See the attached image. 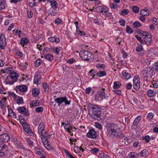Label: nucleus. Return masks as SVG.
Masks as SVG:
<instances>
[{
  "mask_svg": "<svg viewBox=\"0 0 158 158\" xmlns=\"http://www.w3.org/2000/svg\"><path fill=\"white\" fill-rule=\"evenodd\" d=\"M106 127L108 134L112 137H119L121 134L120 129L118 126L113 123H109L106 124Z\"/></svg>",
  "mask_w": 158,
  "mask_h": 158,
  "instance_id": "nucleus-1",
  "label": "nucleus"
},
{
  "mask_svg": "<svg viewBox=\"0 0 158 158\" xmlns=\"http://www.w3.org/2000/svg\"><path fill=\"white\" fill-rule=\"evenodd\" d=\"M89 112L92 118L98 120L101 119L102 112L101 109L98 106L92 105L90 106Z\"/></svg>",
  "mask_w": 158,
  "mask_h": 158,
  "instance_id": "nucleus-2",
  "label": "nucleus"
},
{
  "mask_svg": "<svg viewBox=\"0 0 158 158\" xmlns=\"http://www.w3.org/2000/svg\"><path fill=\"white\" fill-rule=\"evenodd\" d=\"M79 54L81 58L84 60L91 61L94 58L93 55L88 51H81Z\"/></svg>",
  "mask_w": 158,
  "mask_h": 158,
  "instance_id": "nucleus-3",
  "label": "nucleus"
},
{
  "mask_svg": "<svg viewBox=\"0 0 158 158\" xmlns=\"http://www.w3.org/2000/svg\"><path fill=\"white\" fill-rule=\"evenodd\" d=\"M55 102L58 104V105L60 106V104L64 102L65 105H68L70 104V100H69L65 97L57 98L55 99Z\"/></svg>",
  "mask_w": 158,
  "mask_h": 158,
  "instance_id": "nucleus-4",
  "label": "nucleus"
},
{
  "mask_svg": "<svg viewBox=\"0 0 158 158\" xmlns=\"http://www.w3.org/2000/svg\"><path fill=\"white\" fill-rule=\"evenodd\" d=\"M10 78L13 80L11 81H6V83L7 84L12 85L14 82L17 81L18 76L16 73L13 71L10 73Z\"/></svg>",
  "mask_w": 158,
  "mask_h": 158,
  "instance_id": "nucleus-5",
  "label": "nucleus"
},
{
  "mask_svg": "<svg viewBox=\"0 0 158 158\" xmlns=\"http://www.w3.org/2000/svg\"><path fill=\"white\" fill-rule=\"evenodd\" d=\"M22 126L24 130L29 135L31 136L33 135V133L32 130L30 129V125L26 122L22 123Z\"/></svg>",
  "mask_w": 158,
  "mask_h": 158,
  "instance_id": "nucleus-6",
  "label": "nucleus"
},
{
  "mask_svg": "<svg viewBox=\"0 0 158 158\" xmlns=\"http://www.w3.org/2000/svg\"><path fill=\"white\" fill-rule=\"evenodd\" d=\"M139 78L138 76H135L133 80L134 89L136 90L139 89L140 87Z\"/></svg>",
  "mask_w": 158,
  "mask_h": 158,
  "instance_id": "nucleus-7",
  "label": "nucleus"
},
{
  "mask_svg": "<svg viewBox=\"0 0 158 158\" xmlns=\"http://www.w3.org/2000/svg\"><path fill=\"white\" fill-rule=\"evenodd\" d=\"M152 70L150 67H147L143 71L142 74L149 76L151 78L152 76Z\"/></svg>",
  "mask_w": 158,
  "mask_h": 158,
  "instance_id": "nucleus-8",
  "label": "nucleus"
},
{
  "mask_svg": "<svg viewBox=\"0 0 158 158\" xmlns=\"http://www.w3.org/2000/svg\"><path fill=\"white\" fill-rule=\"evenodd\" d=\"M39 133L40 135L41 139L42 140H44L45 141L48 139V138L49 137V135L47 134L44 129L41 130L39 132Z\"/></svg>",
  "mask_w": 158,
  "mask_h": 158,
  "instance_id": "nucleus-9",
  "label": "nucleus"
},
{
  "mask_svg": "<svg viewBox=\"0 0 158 158\" xmlns=\"http://www.w3.org/2000/svg\"><path fill=\"white\" fill-rule=\"evenodd\" d=\"M96 9L97 10H98L99 11L102 12V14L105 15H106L107 13L111 14L110 13L108 12V10L106 6H99L97 7Z\"/></svg>",
  "mask_w": 158,
  "mask_h": 158,
  "instance_id": "nucleus-10",
  "label": "nucleus"
},
{
  "mask_svg": "<svg viewBox=\"0 0 158 158\" xmlns=\"http://www.w3.org/2000/svg\"><path fill=\"white\" fill-rule=\"evenodd\" d=\"M86 135L88 137L93 139H96L97 137L96 132L94 129H92L89 130Z\"/></svg>",
  "mask_w": 158,
  "mask_h": 158,
  "instance_id": "nucleus-11",
  "label": "nucleus"
},
{
  "mask_svg": "<svg viewBox=\"0 0 158 158\" xmlns=\"http://www.w3.org/2000/svg\"><path fill=\"white\" fill-rule=\"evenodd\" d=\"M19 112L26 116H28L29 113L26 111V108L25 106L20 107L17 109Z\"/></svg>",
  "mask_w": 158,
  "mask_h": 158,
  "instance_id": "nucleus-12",
  "label": "nucleus"
},
{
  "mask_svg": "<svg viewBox=\"0 0 158 158\" xmlns=\"http://www.w3.org/2000/svg\"><path fill=\"white\" fill-rule=\"evenodd\" d=\"M9 139V136L6 134H4L0 135V140L3 142H7Z\"/></svg>",
  "mask_w": 158,
  "mask_h": 158,
  "instance_id": "nucleus-13",
  "label": "nucleus"
},
{
  "mask_svg": "<svg viewBox=\"0 0 158 158\" xmlns=\"http://www.w3.org/2000/svg\"><path fill=\"white\" fill-rule=\"evenodd\" d=\"M144 33L145 34V36L144 38L145 42L147 45H151L152 43L151 36L148 37L149 36V34L146 32H144Z\"/></svg>",
  "mask_w": 158,
  "mask_h": 158,
  "instance_id": "nucleus-14",
  "label": "nucleus"
},
{
  "mask_svg": "<svg viewBox=\"0 0 158 158\" xmlns=\"http://www.w3.org/2000/svg\"><path fill=\"white\" fill-rule=\"evenodd\" d=\"M105 89L103 88L100 91H99L98 94L100 97L102 99H107L108 97L106 95L104 92Z\"/></svg>",
  "mask_w": 158,
  "mask_h": 158,
  "instance_id": "nucleus-15",
  "label": "nucleus"
},
{
  "mask_svg": "<svg viewBox=\"0 0 158 158\" xmlns=\"http://www.w3.org/2000/svg\"><path fill=\"white\" fill-rule=\"evenodd\" d=\"M16 88L20 91L22 92H26L27 91V88L26 85H23L17 86Z\"/></svg>",
  "mask_w": 158,
  "mask_h": 158,
  "instance_id": "nucleus-16",
  "label": "nucleus"
},
{
  "mask_svg": "<svg viewBox=\"0 0 158 158\" xmlns=\"http://www.w3.org/2000/svg\"><path fill=\"white\" fill-rule=\"evenodd\" d=\"M48 40L49 42H55L56 43H58L60 42L59 39L55 36L52 37L48 38Z\"/></svg>",
  "mask_w": 158,
  "mask_h": 158,
  "instance_id": "nucleus-17",
  "label": "nucleus"
},
{
  "mask_svg": "<svg viewBox=\"0 0 158 158\" xmlns=\"http://www.w3.org/2000/svg\"><path fill=\"white\" fill-rule=\"evenodd\" d=\"M149 153L148 151L146 149L143 150L140 153V155L143 157H146L148 156Z\"/></svg>",
  "mask_w": 158,
  "mask_h": 158,
  "instance_id": "nucleus-18",
  "label": "nucleus"
},
{
  "mask_svg": "<svg viewBox=\"0 0 158 158\" xmlns=\"http://www.w3.org/2000/svg\"><path fill=\"white\" fill-rule=\"evenodd\" d=\"M1 37H0V44L6 45V42L4 35L2 34L1 35Z\"/></svg>",
  "mask_w": 158,
  "mask_h": 158,
  "instance_id": "nucleus-19",
  "label": "nucleus"
},
{
  "mask_svg": "<svg viewBox=\"0 0 158 158\" xmlns=\"http://www.w3.org/2000/svg\"><path fill=\"white\" fill-rule=\"evenodd\" d=\"M122 73L123 76L127 80L130 79L131 77V75L127 73L126 70L123 71Z\"/></svg>",
  "mask_w": 158,
  "mask_h": 158,
  "instance_id": "nucleus-20",
  "label": "nucleus"
},
{
  "mask_svg": "<svg viewBox=\"0 0 158 158\" xmlns=\"http://www.w3.org/2000/svg\"><path fill=\"white\" fill-rule=\"evenodd\" d=\"M39 93V89H38L34 88L32 90V94L35 97H37Z\"/></svg>",
  "mask_w": 158,
  "mask_h": 158,
  "instance_id": "nucleus-21",
  "label": "nucleus"
},
{
  "mask_svg": "<svg viewBox=\"0 0 158 158\" xmlns=\"http://www.w3.org/2000/svg\"><path fill=\"white\" fill-rule=\"evenodd\" d=\"M148 10L146 8L142 10H140V14L143 16H148L149 14L148 12H147Z\"/></svg>",
  "mask_w": 158,
  "mask_h": 158,
  "instance_id": "nucleus-22",
  "label": "nucleus"
},
{
  "mask_svg": "<svg viewBox=\"0 0 158 158\" xmlns=\"http://www.w3.org/2000/svg\"><path fill=\"white\" fill-rule=\"evenodd\" d=\"M147 95L150 97H153L155 96L156 93L152 90L151 89L149 90L147 92Z\"/></svg>",
  "mask_w": 158,
  "mask_h": 158,
  "instance_id": "nucleus-23",
  "label": "nucleus"
},
{
  "mask_svg": "<svg viewBox=\"0 0 158 158\" xmlns=\"http://www.w3.org/2000/svg\"><path fill=\"white\" fill-rule=\"evenodd\" d=\"M41 78L40 76L38 75H36L34 79V83L36 84H38L39 81Z\"/></svg>",
  "mask_w": 158,
  "mask_h": 158,
  "instance_id": "nucleus-24",
  "label": "nucleus"
},
{
  "mask_svg": "<svg viewBox=\"0 0 158 158\" xmlns=\"http://www.w3.org/2000/svg\"><path fill=\"white\" fill-rule=\"evenodd\" d=\"M51 6L54 8V9H56L58 7L57 3L54 0H52L51 2Z\"/></svg>",
  "mask_w": 158,
  "mask_h": 158,
  "instance_id": "nucleus-25",
  "label": "nucleus"
},
{
  "mask_svg": "<svg viewBox=\"0 0 158 158\" xmlns=\"http://www.w3.org/2000/svg\"><path fill=\"white\" fill-rule=\"evenodd\" d=\"M8 113L9 114L10 116H12L14 118H16V115L15 114V113H14L12 110L10 109L9 108V106H8Z\"/></svg>",
  "mask_w": 158,
  "mask_h": 158,
  "instance_id": "nucleus-26",
  "label": "nucleus"
},
{
  "mask_svg": "<svg viewBox=\"0 0 158 158\" xmlns=\"http://www.w3.org/2000/svg\"><path fill=\"white\" fill-rule=\"evenodd\" d=\"M28 42V39L26 38H24L21 39L20 44L23 45L27 44Z\"/></svg>",
  "mask_w": 158,
  "mask_h": 158,
  "instance_id": "nucleus-27",
  "label": "nucleus"
},
{
  "mask_svg": "<svg viewBox=\"0 0 158 158\" xmlns=\"http://www.w3.org/2000/svg\"><path fill=\"white\" fill-rule=\"evenodd\" d=\"M141 120L140 116L137 117L135 119L133 123V126H136Z\"/></svg>",
  "mask_w": 158,
  "mask_h": 158,
  "instance_id": "nucleus-28",
  "label": "nucleus"
},
{
  "mask_svg": "<svg viewBox=\"0 0 158 158\" xmlns=\"http://www.w3.org/2000/svg\"><path fill=\"white\" fill-rule=\"evenodd\" d=\"M114 85L113 86V89H118L120 87L121 85V84L118 81L114 82Z\"/></svg>",
  "mask_w": 158,
  "mask_h": 158,
  "instance_id": "nucleus-29",
  "label": "nucleus"
},
{
  "mask_svg": "<svg viewBox=\"0 0 158 158\" xmlns=\"http://www.w3.org/2000/svg\"><path fill=\"white\" fill-rule=\"evenodd\" d=\"M44 57L46 59L49 61H51L53 59V56L50 54L45 55Z\"/></svg>",
  "mask_w": 158,
  "mask_h": 158,
  "instance_id": "nucleus-30",
  "label": "nucleus"
},
{
  "mask_svg": "<svg viewBox=\"0 0 158 158\" xmlns=\"http://www.w3.org/2000/svg\"><path fill=\"white\" fill-rule=\"evenodd\" d=\"M96 74L100 77L105 76L106 74V73L105 71H99Z\"/></svg>",
  "mask_w": 158,
  "mask_h": 158,
  "instance_id": "nucleus-31",
  "label": "nucleus"
},
{
  "mask_svg": "<svg viewBox=\"0 0 158 158\" xmlns=\"http://www.w3.org/2000/svg\"><path fill=\"white\" fill-rule=\"evenodd\" d=\"M40 103L39 101L38 100H36L35 102H34V101H33L31 104H30V106L31 107H34L35 106L37 105H38Z\"/></svg>",
  "mask_w": 158,
  "mask_h": 158,
  "instance_id": "nucleus-32",
  "label": "nucleus"
},
{
  "mask_svg": "<svg viewBox=\"0 0 158 158\" xmlns=\"http://www.w3.org/2000/svg\"><path fill=\"white\" fill-rule=\"evenodd\" d=\"M44 128L45 127L44 123L42 122L40 123L38 127V132H39V131H40V130H41Z\"/></svg>",
  "mask_w": 158,
  "mask_h": 158,
  "instance_id": "nucleus-33",
  "label": "nucleus"
},
{
  "mask_svg": "<svg viewBox=\"0 0 158 158\" xmlns=\"http://www.w3.org/2000/svg\"><path fill=\"white\" fill-rule=\"evenodd\" d=\"M23 99L22 97H19L17 98L16 100V103L17 104H22L23 103Z\"/></svg>",
  "mask_w": 158,
  "mask_h": 158,
  "instance_id": "nucleus-34",
  "label": "nucleus"
},
{
  "mask_svg": "<svg viewBox=\"0 0 158 158\" xmlns=\"http://www.w3.org/2000/svg\"><path fill=\"white\" fill-rule=\"evenodd\" d=\"M42 63V60L40 59H39L37 60L36 61L35 66L36 67H38L40 65L41 63Z\"/></svg>",
  "mask_w": 158,
  "mask_h": 158,
  "instance_id": "nucleus-35",
  "label": "nucleus"
},
{
  "mask_svg": "<svg viewBox=\"0 0 158 158\" xmlns=\"http://www.w3.org/2000/svg\"><path fill=\"white\" fill-rule=\"evenodd\" d=\"M43 88L44 89V92L46 93H47L49 90L48 86L46 83L43 84Z\"/></svg>",
  "mask_w": 158,
  "mask_h": 158,
  "instance_id": "nucleus-36",
  "label": "nucleus"
},
{
  "mask_svg": "<svg viewBox=\"0 0 158 158\" xmlns=\"http://www.w3.org/2000/svg\"><path fill=\"white\" fill-rule=\"evenodd\" d=\"M6 3L5 0H0V6L1 7V8H3L4 9L5 8Z\"/></svg>",
  "mask_w": 158,
  "mask_h": 158,
  "instance_id": "nucleus-37",
  "label": "nucleus"
},
{
  "mask_svg": "<svg viewBox=\"0 0 158 158\" xmlns=\"http://www.w3.org/2000/svg\"><path fill=\"white\" fill-rule=\"evenodd\" d=\"M126 31L128 34H131L132 33L133 31V30L129 26H127L126 27Z\"/></svg>",
  "mask_w": 158,
  "mask_h": 158,
  "instance_id": "nucleus-38",
  "label": "nucleus"
},
{
  "mask_svg": "<svg viewBox=\"0 0 158 158\" xmlns=\"http://www.w3.org/2000/svg\"><path fill=\"white\" fill-rule=\"evenodd\" d=\"M99 156L101 158H109V156L104 153H100Z\"/></svg>",
  "mask_w": 158,
  "mask_h": 158,
  "instance_id": "nucleus-39",
  "label": "nucleus"
},
{
  "mask_svg": "<svg viewBox=\"0 0 158 158\" xmlns=\"http://www.w3.org/2000/svg\"><path fill=\"white\" fill-rule=\"evenodd\" d=\"M129 12V10L126 9L123 10L121 11L120 14L122 15H127Z\"/></svg>",
  "mask_w": 158,
  "mask_h": 158,
  "instance_id": "nucleus-40",
  "label": "nucleus"
},
{
  "mask_svg": "<svg viewBox=\"0 0 158 158\" xmlns=\"http://www.w3.org/2000/svg\"><path fill=\"white\" fill-rule=\"evenodd\" d=\"M133 25L135 27H140L142 26L140 23L138 21L135 22L133 23Z\"/></svg>",
  "mask_w": 158,
  "mask_h": 158,
  "instance_id": "nucleus-41",
  "label": "nucleus"
},
{
  "mask_svg": "<svg viewBox=\"0 0 158 158\" xmlns=\"http://www.w3.org/2000/svg\"><path fill=\"white\" fill-rule=\"evenodd\" d=\"M133 12L135 13H137L139 10V8L136 6H133L132 8Z\"/></svg>",
  "mask_w": 158,
  "mask_h": 158,
  "instance_id": "nucleus-42",
  "label": "nucleus"
},
{
  "mask_svg": "<svg viewBox=\"0 0 158 158\" xmlns=\"http://www.w3.org/2000/svg\"><path fill=\"white\" fill-rule=\"evenodd\" d=\"M76 33L77 34L80 35L81 36H84L85 35V33L83 31H78V29L76 30Z\"/></svg>",
  "mask_w": 158,
  "mask_h": 158,
  "instance_id": "nucleus-43",
  "label": "nucleus"
},
{
  "mask_svg": "<svg viewBox=\"0 0 158 158\" xmlns=\"http://www.w3.org/2000/svg\"><path fill=\"white\" fill-rule=\"evenodd\" d=\"M143 49V47L140 45H138L136 48V51L137 52H141Z\"/></svg>",
  "mask_w": 158,
  "mask_h": 158,
  "instance_id": "nucleus-44",
  "label": "nucleus"
},
{
  "mask_svg": "<svg viewBox=\"0 0 158 158\" xmlns=\"http://www.w3.org/2000/svg\"><path fill=\"white\" fill-rule=\"evenodd\" d=\"M131 154L129 156V158H138V155L135 154V153H131Z\"/></svg>",
  "mask_w": 158,
  "mask_h": 158,
  "instance_id": "nucleus-45",
  "label": "nucleus"
},
{
  "mask_svg": "<svg viewBox=\"0 0 158 158\" xmlns=\"http://www.w3.org/2000/svg\"><path fill=\"white\" fill-rule=\"evenodd\" d=\"M114 92L118 95H121L122 94L121 91L117 89H114L113 90Z\"/></svg>",
  "mask_w": 158,
  "mask_h": 158,
  "instance_id": "nucleus-46",
  "label": "nucleus"
},
{
  "mask_svg": "<svg viewBox=\"0 0 158 158\" xmlns=\"http://www.w3.org/2000/svg\"><path fill=\"white\" fill-rule=\"evenodd\" d=\"M26 141L28 143V144L29 146H30L31 147L33 146V142L29 138H26Z\"/></svg>",
  "mask_w": 158,
  "mask_h": 158,
  "instance_id": "nucleus-47",
  "label": "nucleus"
},
{
  "mask_svg": "<svg viewBox=\"0 0 158 158\" xmlns=\"http://www.w3.org/2000/svg\"><path fill=\"white\" fill-rule=\"evenodd\" d=\"M62 125H64V127L65 130H67L68 128L70 127V124H64V123H62Z\"/></svg>",
  "mask_w": 158,
  "mask_h": 158,
  "instance_id": "nucleus-48",
  "label": "nucleus"
},
{
  "mask_svg": "<svg viewBox=\"0 0 158 158\" xmlns=\"http://www.w3.org/2000/svg\"><path fill=\"white\" fill-rule=\"evenodd\" d=\"M96 66L97 67L98 69H100V68H104L106 66L104 64H97Z\"/></svg>",
  "mask_w": 158,
  "mask_h": 158,
  "instance_id": "nucleus-49",
  "label": "nucleus"
},
{
  "mask_svg": "<svg viewBox=\"0 0 158 158\" xmlns=\"http://www.w3.org/2000/svg\"><path fill=\"white\" fill-rule=\"evenodd\" d=\"M150 138L149 136L147 135L143 138V139L147 143H148L150 141Z\"/></svg>",
  "mask_w": 158,
  "mask_h": 158,
  "instance_id": "nucleus-50",
  "label": "nucleus"
},
{
  "mask_svg": "<svg viewBox=\"0 0 158 158\" xmlns=\"http://www.w3.org/2000/svg\"><path fill=\"white\" fill-rule=\"evenodd\" d=\"M35 111L37 112H41L43 110V108L42 107H39L36 108Z\"/></svg>",
  "mask_w": 158,
  "mask_h": 158,
  "instance_id": "nucleus-51",
  "label": "nucleus"
},
{
  "mask_svg": "<svg viewBox=\"0 0 158 158\" xmlns=\"http://www.w3.org/2000/svg\"><path fill=\"white\" fill-rule=\"evenodd\" d=\"M95 126L97 128H98L100 130L102 129V125L98 123H95Z\"/></svg>",
  "mask_w": 158,
  "mask_h": 158,
  "instance_id": "nucleus-52",
  "label": "nucleus"
},
{
  "mask_svg": "<svg viewBox=\"0 0 158 158\" xmlns=\"http://www.w3.org/2000/svg\"><path fill=\"white\" fill-rule=\"evenodd\" d=\"M110 6L111 8L116 9L118 8V5L115 3H111L110 4Z\"/></svg>",
  "mask_w": 158,
  "mask_h": 158,
  "instance_id": "nucleus-53",
  "label": "nucleus"
},
{
  "mask_svg": "<svg viewBox=\"0 0 158 158\" xmlns=\"http://www.w3.org/2000/svg\"><path fill=\"white\" fill-rule=\"evenodd\" d=\"M125 21L124 19H120L119 21V23L121 25L124 26L125 24Z\"/></svg>",
  "mask_w": 158,
  "mask_h": 158,
  "instance_id": "nucleus-54",
  "label": "nucleus"
},
{
  "mask_svg": "<svg viewBox=\"0 0 158 158\" xmlns=\"http://www.w3.org/2000/svg\"><path fill=\"white\" fill-rule=\"evenodd\" d=\"M99 151V149L97 148H94L90 150L91 152L94 154L97 153Z\"/></svg>",
  "mask_w": 158,
  "mask_h": 158,
  "instance_id": "nucleus-55",
  "label": "nucleus"
},
{
  "mask_svg": "<svg viewBox=\"0 0 158 158\" xmlns=\"http://www.w3.org/2000/svg\"><path fill=\"white\" fill-rule=\"evenodd\" d=\"M39 123V119L38 118L36 119L33 122V123L35 126H36Z\"/></svg>",
  "mask_w": 158,
  "mask_h": 158,
  "instance_id": "nucleus-56",
  "label": "nucleus"
},
{
  "mask_svg": "<svg viewBox=\"0 0 158 158\" xmlns=\"http://www.w3.org/2000/svg\"><path fill=\"white\" fill-rule=\"evenodd\" d=\"M153 85V86L154 88H158V79L156 80Z\"/></svg>",
  "mask_w": 158,
  "mask_h": 158,
  "instance_id": "nucleus-57",
  "label": "nucleus"
},
{
  "mask_svg": "<svg viewBox=\"0 0 158 158\" xmlns=\"http://www.w3.org/2000/svg\"><path fill=\"white\" fill-rule=\"evenodd\" d=\"M64 152L66 154V155L69 156L70 158H73V156L67 150L65 149L64 150Z\"/></svg>",
  "mask_w": 158,
  "mask_h": 158,
  "instance_id": "nucleus-58",
  "label": "nucleus"
},
{
  "mask_svg": "<svg viewBox=\"0 0 158 158\" xmlns=\"http://www.w3.org/2000/svg\"><path fill=\"white\" fill-rule=\"evenodd\" d=\"M2 151H7L8 150V148L6 145H4L2 146L1 149V150Z\"/></svg>",
  "mask_w": 158,
  "mask_h": 158,
  "instance_id": "nucleus-59",
  "label": "nucleus"
},
{
  "mask_svg": "<svg viewBox=\"0 0 158 158\" xmlns=\"http://www.w3.org/2000/svg\"><path fill=\"white\" fill-rule=\"evenodd\" d=\"M43 152V150L40 148H38V150L36 151V152L37 154L39 155H41L43 154L42 152Z\"/></svg>",
  "mask_w": 158,
  "mask_h": 158,
  "instance_id": "nucleus-60",
  "label": "nucleus"
},
{
  "mask_svg": "<svg viewBox=\"0 0 158 158\" xmlns=\"http://www.w3.org/2000/svg\"><path fill=\"white\" fill-rule=\"evenodd\" d=\"M27 14L28 17L29 18H31L33 15V13L31 11H28L27 12Z\"/></svg>",
  "mask_w": 158,
  "mask_h": 158,
  "instance_id": "nucleus-61",
  "label": "nucleus"
},
{
  "mask_svg": "<svg viewBox=\"0 0 158 158\" xmlns=\"http://www.w3.org/2000/svg\"><path fill=\"white\" fill-rule=\"evenodd\" d=\"M126 88L128 89H131L132 85L130 83L127 84L126 85Z\"/></svg>",
  "mask_w": 158,
  "mask_h": 158,
  "instance_id": "nucleus-62",
  "label": "nucleus"
},
{
  "mask_svg": "<svg viewBox=\"0 0 158 158\" xmlns=\"http://www.w3.org/2000/svg\"><path fill=\"white\" fill-rule=\"evenodd\" d=\"M91 87H88L85 90V93L87 94H89L91 90Z\"/></svg>",
  "mask_w": 158,
  "mask_h": 158,
  "instance_id": "nucleus-63",
  "label": "nucleus"
},
{
  "mask_svg": "<svg viewBox=\"0 0 158 158\" xmlns=\"http://www.w3.org/2000/svg\"><path fill=\"white\" fill-rule=\"evenodd\" d=\"M61 19L59 18H58L55 20V23L58 25L60 23H61Z\"/></svg>",
  "mask_w": 158,
  "mask_h": 158,
  "instance_id": "nucleus-64",
  "label": "nucleus"
}]
</instances>
